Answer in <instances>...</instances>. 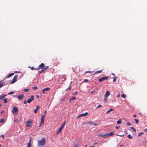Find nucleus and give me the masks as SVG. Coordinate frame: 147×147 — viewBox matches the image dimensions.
Segmentation results:
<instances>
[{
    "label": "nucleus",
    "mask_w": 147,
    "mask_h": 147,
    "mask_svg": "<svg viewBox=\"0 0 147 147\" xmlns=\"http://www.w3.org/2000/svg\"><path fill=\"white\" fill-rule=\"evenodd\" d=\"M3 102L5 103H6L7 102V100L5 98L3 99Z\"/></svg>",
    "instance_id": "nucleus-24"
},
{
    "label": "nucleus",
    "mask_w": 147,
    "mask_h": 147,
    "mask_svg": "<svg viewBox=\"0 0 147 147\" xmlns=\"http://www.w3.org/2000/svg\"><path fill=\"white\" fill-rule=\"evenodd\" d=\"M4 112V111H1V113H3V112Z\"/></svg>",
    "instance_id": "nucleus-59"
},
{
    "label": "nucleus",
    "mask_w": 147,
    "mask_h": 147,
    "mask_svg": "<svg viewBox=\"0 0 147 147\" xmlns=\"http://www.w3.org/2000/svg\"><path fill=\"white\" fill-rule=\"evenodd\" d=\"M107 137H108L109 136H111L114 135V133L112 131L110 133L106 134Z\"/></svg>",
    "instance_id": "nucleus-13"
},
{
    "label": "nucleus",
    "mask_w": 147,
    "mask_h": 147,
    "mask_svg": "<svg viewBox=\"0 0 147 147\" xmlns=\"http://www.w3.org/2000/svg\"><path fill=\"white\" fill-rule=\"evenodd\" d=\"M74 147H78V144H74Z\"/></svg>",
    "instance_id": "nucleus-38"
},
{
    "label": "nucleus",
    "mask_w": 147,
    "mask_h": 147,
    "mask_svg": "<svg viewBox=\"0 0 147 147\" xmlns=\"http://www.w3.org/2000/svg\"><path fill=\"white\" fill-rule=\"evenodd\" d=\"M102 107V105H98L97 107L96 108V109H97L98 108H100V107Z\"/></svg>",
    "instance_id": "nucleus-39"
},
{
    "label": "nucleus",
    "mask_w": 147,
    "mask_h": 147,
    "mask_svg": "<svg viewBox=\"0 0 147 147\" xmlns=\"http://www.w3.org/2000/svg\"><path fill=\"white\" fill-rule=\"evenodd\" d=\"M108 78V77L107 76L103 77L100 78L98 79V81L100 82H101L102 81L105 80H106Z\"/></svg>",
    "instance_id": "nucleus-10"
},
{
    "label": "nucleus",
    "mask_w": 147,
    "mask_h": 147,
    "mask_svg": "<svg viewBox=\"0 0 147 147\" xmlns=\"http://www.w3.org/2000/svg\"><path fill=\"white\" fill-rule=\"evenodd\" d=\"M24 96L23 94H22L20 95H18V99L19 100H22L23 99Z\"/></svg>",
    "instance_id": "nucleus-8"
},
{
    "label": "nucleus",
    "mask_w": 147,
    "mask_h": 147,
    "mask_svg": "<svg viewBox=\"0 0 147 147\" xmlns=\"http://www.w3.org/2000/svg\"><path fill=\"white\" fill-rule=\"evenodd\" d=\"M125 133H126V134H128V133H127V131L126 130V131H125Z\"/></svg>",
    "instance_id": "nucleus-60"
},
{
    "label": "nucleus",
    "mask_w": 147,
    "mask_h": 147,
    "mask_svg": "<svg viewBox=\"0 0 147 147\" xmlns=\"http://www.w3.org/2000/svg\"><path fill=\"white\" fill-rule=\"evenodd\" d=\"M29 90V89H25L24 90L25 92H28Z\"/></svg>",
    "instance_id": "nucleus-41"
},
{
    "label": "nucleus",
    "mask_w": 147,
    "mask_h": 147,
    "mask_svg": "<svg viewBox=\"0 0 147 147\" xmlns=\"http://www.w3.org/2000/svg\"><path fill=\"white\" fill-rule=\"evenodd\" d=\"M92 125H93L94 126H96L98 124L96 123H93V124H92Z\"/></svg>",
    "instance_id": "nucleus-42"
},
{
    "label": "nucleus",
    "mask_w": 147,
    "mask_h": 147,
    "mask_svg": "<svg viewBox=\"0 0 147 147\" xmlns=\"http://www.w3.org/2000/svg\"><path fill=\"white\" fill-rule=\"evenodd\" d=\"M144 131L145 132L147 131V128L144 129Z\"/></svg>",
    "instance_id": "nucleus-53"
},
{
    "label": "nucleus",
    "mask_w": 147,
    "mask_h": 147,
    "mask_svg": "<svg viewBox=\"0 0 147 147\" xmlns=\"http://www.w3.org/2000/svg\"><path fill=\"white\" fill-rule=\"evenodd\" d=\"M90 147H94V145H93V146H90Z\"/></svg>",
    "instance_id": "nucleus-63"
},
{
    "label": "nucleus",
    "mask_w": 147,
    "mask_h": 147,
    "mask_svg": "<svg viewBox=\"0 0 147 147\" xmlns=\"http://www.w3.org/2000/svg\"><path fill=\"white\" fill-rule=\"evenodd\" d=\"M127 125L129 126L131 125V123H130L128 122L127 123Z\"/></svg>",
    "instance_id": "nucleus-44"
},
{
    "label": "nucleus",
    "mask_w": 147,
    "mask_h": 147,
    "mask_svg": "<svg viewBox=\"0 0 147 147\" xmlns=\"http://www.w3.org/2000/svg\"><path fill=\"white\" fill-rule=\"evenodd\" d=\"M18 76V75L17 74L15 76H14L11 82V84L14 83L16 82Z\"/></svg>",
    "instance_id": "nucleus-7"
},
{
    "label": "nucleus",
    "mask_w": 147,
    "mask_h": 147,
    "mask_svg": "<svg viewBox=\"0 0 147 147\" xmlns=\"http://www.w3.org/2000/svg\"><path fill=\"white\" fill-rule=\"evenodd\" d=\"M121 96L123 98H125L126 97V96L125 94H123L121 95Z\"/></svg>",
    "instance_id": "nucleus-29"
},
{
    "label": "nucleus",
    "mask_w": 147,
    "mask_h": 147,
    "mask_svg": "<svg viewBox=\"0 0 147 147\" xmlns=\"http://www.w3.org/2000/svg\"><path fill=\"white\" fill-rule=\"evenodd\" d=\"M130 128L132 129L134 132H136V130L133 127H131Z\"/></svg>",
    "instance_id": "nucleus-35"
},
{
    "label": "nucleus",
    "mask_w": 147,
    "mask_h": 147,
    "mask_svg": "<svg viewBox=\"0 0 147 147\" xmlns=\"http://www.w3.org/2000/svg\"><path fill=\"white\" fill-rule=\"evenodd\" d=\"M76 99V98L75 97L73 96L70 99L69 102H71V101L74 100H75Z\"/></svg>",
    "instance_id": "nucleus-19"
},
{
    "label": "nucleus",
    "mask_w": 147,
    "mask_h": 147,
    "mask_svg": "<svg viewBox=\"0 0 147 147\" xmlns=\"http://www.w3.org/2000/svg\"><path fill=\"white\" fill-rule=\"evenodd\" d=\"M113 82H115L116 81V79H117V77L116 76H115L113 77Z\"/></svg>",
    "instance_id": "nucleus-32"
},
{
    "label": "nucleus",
    "mask_w": 147,
    "mask_h": 147,
    "mask_svg": "<svg viewBox=\"0 0 147 147\" xmlns=\"http://www.w3.org/2000/svg\"><path fill=\"white\" fill-rule=\"evenodd\" d=\"M31 141H32V138H30V139L29 140V143L31 144Z\"/></svg>",
    "instance_id": "nucleus-43"
},
{
    "label": "nucleus",
    "mask_w": 147,
    "mask_h": 147,
    "mask_svg": "<svg viewBox=\"0 0 147 147\" xmlns=\"http://www.w3.org/2000/svg\"><path fill=\"white\" fill-rule=\"evenodd\" d=\"M47 113V111H45L44 112V114L42 116L41 119H40V124L39 125V127H41V125L42 124H43L44 123V121L45 119V117L46 114Z\"/></svg>",
    "instance_id": "nucleus-2"
},
{
    "label": "nucleus",
    "mask_w": 147,
    "mask_h": 147,
    "mask_svg": "<svg viewBox=\"0 0 147 147\" xmlns=\"http://www.w3.org/2000/svg\"><path fill=\"white\" fill-rule=\"evenodd\" d=\"M50 89V88L49 87H47L46 88L43 89L42 90V92L44 94H45L46 93L45 91H47L49 90Z\"/></svg>",
    "instance_id": "nucleus-12"
},
{
    "label": "nucleus",
    "mask_w": 147,
    "mask_h": 147,
    "mask_svg": "<svg viewBox=\"0 0 147 147\" xmlns=\"http://www.w3.org/2000/svg\"><path fill=\"white\" fill-rule=\"evenodd\" d=\"M46 144V142L44 138H42L41 140H38V147H42Z\"/></svg>",
    "instance_id": "nucleus-1"
},
{
    "label": "nucleus",
    "mask_w": 147,
    "mask_h": 147,
    "mask_svg": "<svg viewBox=\"0 0 147 147\" xmlns=\"http://www.w3.org/2000/svg\"><path fill=\"white\" fill-rule=\"evenodd\" d=\"M88 114V112H86L84 113H82L81 114V116H85L86 115Z\"/></svg>",
    "instance_id": "nucleus-22"
},
{
    "label": "nucleus",
    "mask_w": 147,
    "mask_h": 147,
    "mask_svg": "<svg viewBox=\"0 0 147 147\" xmlns=\"http://www.w3.org/2000/svg\"><path fill=\"white\" fill-rule=\"evenodd\" d=\"M4 120L3 119H1L0 120V123H2L4 122Z\"/></svg>",
    "instance_id": "nucleus-37"
},
{
    "label": "nucleus",
    "mask_w": 147,
    "mask_h": 147,
    "mask_svg": "<svg viewBox=\"0 0 147 147\" xmlns=\"http://www.w3.org/2000/svg\"><path fill=\"white\" fill-rule=\"evenodd\" d=\"M102 70H101L97 71L96 72L95 74H98L99 73H100L102 72Z\"/></svg>",
    "instance_id": "nucleus-28"
},
{
    "label": "nucleus",
    "mask_w": 147,
    "mask_h": 147,
    "mask_svg": "<svg viewBox=\"0 0 147 147\" xmlns=\"http://www.w3.org/2000/svg\"><path fill=\"white\" fill-rule=\"evenodd\" d=\"M40 107L39 106H37L36 108L34 110V112L35 113H36L37 112L38 110L40 108Z\"/></svg>",
    "instance_id": "nucleus-14"
},
{
    "label": "nucleus",
    "mask_w": 147,
    "mask_h": 147,
    "mask_svg": "<svg viewBox=\"0 0 147 147\" xmlns=\"http://www.w3.org/2000/svg\"><path fill=\"white\" fill-rule=\"evenodd\" d=\"M14 92H9L8 93V94H13V93H14Z\"/></svg>",
    "instance_id": "nucleus-46"
},
{
    "label": "nucleus",
    "mask_w": 147,
    "mask_h": 147,
    "mask_svg": "<svg viewBox=\"0 0 147 147\" xmlns=\"http://www.w3.org/2000/svg\"><path fill=\"white\" fill-rule=\"evenodd\" d=\"M112 74L113 76H114V75H115V74H114V73H112Z\"/></svg>",
    "instance_id": "nucleus-61"
},
{
    "label": "nucleus",
    "mask_w": 147,
    "mask_h": 147,
    "mask_svg": "<svg viewBox=\"0 0 147 147\" xmlns=\"http://www.w3.org/2000/svg\"><path fill=\"white\" fill-rule=\"evenodd\" d=\"M87 145H86L85 146V147H87Z\"/></svg>",
    "instance_id": "nucleus-62"
},
{
    "label": "nucleus",
    "mask_w": 147,
    "mask_h": 147,
    "mask_svg": "<svg viewBox=\"0 0 147 147\" xmlns=\"http://www.w3.org/2000/svg\"><path fill=\"white\" fill-rule=\"evenodd\" d=\"M144 134L143 132H140V133L138 134V136H141V135L143 134Z\"/></svg>",
    "instance_id": "nucleus-36"
},
{
    "label": "nucleus",
    "mask_w": 147,
    "mask_h": 147,
    "mask_svg": "<svg viewBox=\"0 0 147 147\" xmlns=\"http://www.w3.org/2000/svg\"><path fill=\"white\" fill-rule=\"evenodd\" d=\"M65 124V122H64V123H63V124L61 125V128L62 129L64 127Z\"/></svg>",
    "instance_id": "nucleus-33"
},
{
    "label": "nucleus",
    "mask_w": 147,
    "mask_h": 147,
    "mask_svg": "<svg viewBox=\"0 0 147 147\" xmlns=\"http://www.w3.org/2000/svg\"><path fill=\"white\" fill-rule=\"evenodd\" d=\"M62 129L61 128V127L59 128V129H58V131L57 133V134H58L59 133H60L61 131V130H62Z\"/></svg>",
    "instance_id": "nucleus-21"
},
{
    "label": "nucleus",
    "mask_w": 147,
    "mask_h": 147,
    "mask_svg": "<svg viewBox=\"0 0 147 147\" xmlns=\"http://www.w3.org/2000/svg\"><path fill=\"white\" fill-rule=\"evenodd\" d=\"M109 95H110L109 92L108 91H106V94L104 96V101H105L106 100L107 101V97H108V96Z\"/></svg>",
    "instance_id": "nucleus-6"
},
{
    "label": "nucleus",
    "mask_w": 147,
    "mask_h": 147,
    "mask_svg": "<svg viewBox=\"0 0 147 147\" xmlns=\"http://www.w3.org/2000/svg\"><path fill=\"white\" fill-rule=\"evenodd\" d=\"M31 146V144L30 143H28V146L29 147H30Z\"/></svg>",
    "instance_id": "nucleus-49"
},
{
    "label": "nucleus",
    "mask_w": 147,
    "mask_h": 147,
    "mask_svg": "<svg viewBox=\"0 0 147 147\" xmlns=\"http://www.w3.org/2000/svg\"><path fill=\"white\" fill-rule=\"evenodd\" d=\"M114 111L113 109H109L106 112V113L107 114L109 113L110 112L113 111Z\"/></svg>",
    "instance_id": "nucleus-20"
},
{
    "label": "nucleus",
    "mask_w": 147,
    "mask_h": 147,
    "mask_svg": "<svg viewBox=\"0 0 147 147\" xmlns=\"http://www.w3.org/2000/svg\"><path fill=\"white\" fill-rule=\"evenodd\" d=\"M98 136H101L102 138H105V137H107V134H100L97 135Z\"/></svg>",
    "instance_id": "nucleus-16"
},
{
    "label": "nucleus",
    "mask_w": 147,
    "mask_h": 147,
    "mask_svg": "<svg viewBox=\"0 0 147 147\" xmlns=\"http://www.w3.org/2000/svg\"><path fill=\"white\" fill-rule=\"evenodd\" d=\"M31 69L32 70H37L38 69H37V68H34L33 67H31Z\"/></svg>",
    "instance_id": "nucleus-27"
},
{
    "label": "nucleus",
    "mask_w": 147,
    "mask_h": 147,
    "mask_svg": "<svg viewBox=\"0 0 147 147\" xmlns=\"http://www.w3.org/2000/svg\"><path fill=\"white\" fill-rule=\"evenodd\" d=\"M122 122V121L121 119H119L117 121V123L118 124H120Z\"/></svg>",
    "instance_id": "nucleus-25"
},
{
    "label": "nucleus",
    "mask_w": 147,
    "mask_h": 147,
    "mask_svg": "<svg viewBox=\"0 0 147 147\" xmlns=\"http://www.w3.org/2000/svg\"><path fill=\"white\" fill-rule=\"evenodd\" d=\"M12 113L13 114H17L18 113V109L16 107H13V108Z\"/></svg>",
    "instance_id": "nucleus-4"
},
{
    "label": "nucleus",
    "mask_w": 147,
    "mask_h": 147,
    "mask_svg": "<svg viewBox=\"0 0 147 147\" xmlns=\"http://www.w3.org/2000/svg\"><path fill=\"white\" fill-rule=\"evenodd\" d=\"M71 88L70 87H69L66 90H69Z\"/></svg>",
    "instance_id": "nucleus-52"
},
{
    "label": "nucleus",
    "mask_w": 147,
    "mask_h": 147,
    "mask_svg": "<svg viewBox=\"0 0 147 147\" xmlns=\"http://www.w3.org/2000/svg\"><path fill=\"white\" fill-rule=\"evenodd\" d=\"M18 121V119H15L14 120V121H15V122H17Z\"/></svg>",
    "instance_id": "nucleus-54"
},
{
    "label": "nucleus",
    "mask_w": 147,
    "mask_h": 147,
    "mask_svg": "<svg viewBox=\"0 0 147 147\" xmlns=\"http://www.w3.org/2000/svg\"><path fill=\"white\" fill-rule=\"evenodd\" d=\"M115 128L116 129H119V126H116L115 127Z\"/></svg>",
    "instance_id": "nucleus-45"
},
{
    "label": "nucleus",
    "mask_w": 147,
    "mask_h": 147,
    "mask_svg": "<svg viewBox=\"0 0 147 147\" xmlns=\"http://www.w3.org/2000/svg\"><path fill=\"white\" fill-rule=\"evenodd\" d=\"M85 124H89L90 125H92V124H93V122L92 121H87L86 122L84 123H83V125H84Z\"/></svg>",
    "instance_id": "nucleus-15"
},
{
    "label": "nucleus",
    "mask_w": 147,
    "mask_h": 147,
    "mask_svg": "<svg viewBox=\"0 0 147 147\" xmlns=\"http://www.w3.org/2000/svg\"><path fill=\"white\" fill-rule=\"evenodd\" d=\"M119 96H120V94H119L118 95H117V97H119Z\"/></svg>",
    "instance_id": "nucleus-56"
},
{
    "label": "nucleus",
    "mask_w": 147,
    "mask_h": 147,
    "mask_svg": "<svg viewBox=\"0 0 147 147\" xmlns=\"http://www.w3.org/2000/svg\"><path fill=\"white\" fill-rule=\"evenodd\" d=\"M77 92H77L76 91V92H75L74 94H77Z\"/></svg>",
    "instance_id": "nucleus-57"
},
{
    "label": "nucleus",
    "mask_w": 147,
    "mask_h": 147,
    "mask_svg": "<svg viewBox=\"0 0 147 147\" xmlns=\"http://www.w3.org/2000/svg\"><path fill=\"white\" fill-rule=\"evenodd\" d=\"M0 137H2L3 139H4V136L3 135H2L1 136H0Z\"/></svg>",
    "instance_id": "nucleus-51"
},
{
    "label": "nucleus",
    "mask_w": 147,
    "mask_h": 147,
    "mask_svg": "<svg viewBox=\"0 0 147 147\" xmlns=\"http://www.w3.org/2000/svg\"><path fill=\"white\" fill-rule=\"evenodd\" d=\"M134 120L136 122V124H138L139 122V120L136 119H134Z\"/></svg>",
    "instance_id": "nucleus-31"
},
{
    "label": "nucleus",
    "mask_w": 147,
    "mask_h": 147,
    "mask_svg": "<svg viewBox=\"0 0 147 147\" xmlns=\"http://www.w3.org/2000/svg\"><path fill=\"white\" fill-rule=\"evenodd\" d=\"M66 79V77H61L59 79V82H63L65 81Z\"/></svg>",
    "instance_id": "nucleus-11"
},
{
    "label": "nucleus",
    "mask_w": 147,
    "mask_h": 147,
    "mask_svg": "<svg viewBox=\"0 0 147 147\" xmlns=\"http://www.w3.org/2000/svg\"><path fill=\"white\" fill-rule=\"evenodd\" d=\"M7 95L5 94H3L0 96V99H2L3 98L6 96Z\"/></svg>",
    "instance_id": "nucleus-18"
},
{
    "label": "nucleus",
    "mask_w": 147,
    "mask_h": 147,
    "mask_svg": "<svg viewBox=\"0 0 147 147\" xmlns=\"http://www.w3.org/2000/svg\"><path fill=\"white\" fill-rule=\"evenodd\" d=\"M92 73V72L91 71H86L85 72V74H86L87 73Z\"/></svg>",
    "instance_id": "nucleus-40"
},
{
    "label": "nucleus",
    "mask_w": 147,
    "mask_h": 147,
    "mask_svg": "<svg viewBox=\"0 0 147 147\" xmlns=\"http://www.w3.org/2000/svg\"><path fill=\"white\" fill-rule=\"evenodd\" d=\"M88 80H87V79H85L84 80V82H87L88 81Z\"/></svg>",
    "instance_id": "nucleus-50"
},
{
    "label": "nucleus",
    "mask_w": 147,
    "mask_h": 147,
    "mask_svg": "<svg viewBox=\"0 0 147 147\" xmlns=\"http://www.w3.org/2000/svg\"><path fill=\"white\" fill-rule=\"evenodd\" d=\"M36 97L37 98H38L39 97V96L38 95H37L36 96Z\"/></svg>",
    "instance_id": "nucleus-58"
},
{
    "label": "nucleus",
    "mask_w": 147,
    "mask_h": 147,
    "mask_svg": "<svg viewBox=\"0 0 147 147\" xmlns=\"http://www.w3.org/2000/svg\"><path fill=\"white\" fill-rule=\"evenodd\" d=\"M34 95H32L27 100V102L28 103H30L34 100Z\"/></svg>",
    "instance_id": "nucleus-5"
},
{
    "label": "nucleus",
    "mask_w": 147,
    "mask_h": 147,
    "mask_svg": "<svg viewBox=\"0 0 147 147\" xmlns=\"http://www.w3.org/2000/svg\"><path fill=\"white\" fill-rule=\"evenodd\" d=\"M81 117H82V116H81V115L80 114V115H79L78 116V117H77V119L79 118H80Z\"/></svg>",
    "instance_id": "nucleus-47"
},
{
    "label": "nucleus",
    "mask_w": 147,
    "mask_h": 147,
    "mask_svg": "<svg viewBox=\"0 0 147 147\" xmlns=\"http://www.w3.org/2000/svg\"><path fill=\"white\" fill-rule=\"evenodd\" d=\"M14 72L15 73H17V71H14Z\"/></svg>",
    "instance_id": "nucleus-64"
},
{
    "label": "nucleus",
    "mask_w": 147,
    "mask_h": 147,
    "mask_svg": "<svg viewBox=\"0 0 147 147\" xmlns=\"http://www.w3.org/2000/svg\"><path fill=\"white\" fill-rule=\"evenodd\" d=\"M5 83L3 82L2 83H0V88L2 87L4 85H5Z\"/></svg>",
    "instance_id": "nucleus-26"
},
{
    "label": "nucleus",
    "mask_w": 147,
    "mask_h": 147,
    "mask_svg": "<svg viewBox=\"0 0 147 147\" xmlns=\"http://www.w3.org/2000/svg\"><path fill=\"white\" fill-rule=\"evenodd\" d=\"M32 123L31 121H27L26 126L27 127H30L32 125Z\"/></svg>",
    "instance_id": "nucleus-9"
},
{
    "label": "nucleus",
    "mask_w": 147,
    "mask_h": 147,
    "mask_svg": "<svg viewBox=\"0 0 147 147\" xmlns=\"http://www.w3.org/2000/svg\"><path fill=\"white\" fill-rule=\"evenodd\" d=\"M49 67L48 66H45V64L43 63H41L38 66L37 69H38L37 70H38L40 69H45L46 67L47 68L46 69H47Z\"/></svg>",
    "instance_id": "nucleus-3"
},
{
    "label": "nucleus",
    "mask_w": 147,
    "mask_h": 147,
    "mask_svg": "<svg viewBox=\"0 0 147 147\" xmlns=\"http://www.w3.org/2000/svg\"><path fill=\"white\" fill-rule=\"evenodd\" d=\"M27 101L26 102V100H24V104H26L27 103Z\"/></svg>",
    "instance_id": "nucleus-48"
},
{
    "label": "nucleus",
    "mask_w": 147,
    "mask_h": 147,
    "mask_svg": "<svg viewBox=\"0 0 147 147\" xmlns=\"http://www.w3.org/2000/svg\"><path fill=\"white\" fill-rule=\"evenodd\" d=\"M46 68H47L46 67L45 69H41L40 71H38V73L39 74L41 73H42L43 72L46 70Z\"/></svg>",
    "instance_id": "nucleus-17"
},
{
    "label": "nucleus",
    "mask_w": 147,
    "mask_h": 147,
    "mask_svg": "<svg viewBox=\"0 0 147 147\" xmlns=\"http://www.w3.org/2000/svg\"><path fill=\"white\" fill-rule=\"evenodd\" d=\"M14 74L13 73H11L9 74L7 76V78H9L13 76Z\"/></svg>",
    "instance_id": "nucleus-23"
},
{
    "label": "nucleus",
    "mask_w": 147,
    "mask_h": 147,
    "mask_svg": "<svg viewBox=\"0 0 147 147\" xmlns=\"http://www.w3.org/2000/svg\"><path fill=\"white\" fill-rule=\"evenodd\" d=\"M133 117H136V115H133Z\"/></svg>",
    "instance_id": "nucleus-55"
},
{
    "label": "nucleus",
    "mask_w": 147,
    "mask_h": 147,
    "mask_svg": "<svg viewBox=\"0 0 147 147\" xmlns=\"http://www.w3.org/2000/svg\"><path fill=\"white\" fill-rule=\"evenodd\" d=\"M38 88L37 86H34L32 87V89L34 90H36Z\"/></svg>",
    "instance_id": "nucleus-34"
},
{
    "label": "nucleus",
    "mask_w": 147,
    "mask_h": 147,
    "mask_svg": "<svg viewBox=\"0 0 147 147\" xmlns=\"http://www.w3.org/2000/svg\"><path fill=\"white\" fill-rule=\"evenodd\" d=\"M127 137L129 139H131L132 138V137L131 136L130 134H129Z\"/></svg>",
    "instance_id": "nucleus-30"
}]
</instances>
